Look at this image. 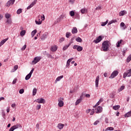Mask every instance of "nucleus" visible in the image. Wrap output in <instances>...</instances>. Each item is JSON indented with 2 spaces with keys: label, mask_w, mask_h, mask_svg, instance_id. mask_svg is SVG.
Returning <instances> with one entry per match:
<instances>
[{
  "label": "nucleus",
  "mask_w": 131,
  "mask_h": 131,
  "mask_svg": "<svg viewBox=\"0 0 131 131\" xmlns=\"http://www.w3.org/2000/svg\"><path fill=\"white\" fill-rule=\"evenodd\" d=\"M91 111H92V110L91 109H88V110H87L86 111V113L87 114H89V112H91Z\"/></svg>",
  "instance_id": "54"
},
{
  "label": "nucleus",
  "mask_w": 131,
  "mask_h": 131,
  "mask_svg": "<svg viewBox=\"0 0 131 131\" xmlns=\"http://www.w3.org/2000/svg\"><path fill=\"white\" fill-rule=\"evenodd\" d=\"M126 76H127L128 77H129L130 76H131V69L128 70L127 71V73H124L123 74V78H126Z\"/></svg>",
  "instance_id": "5"
},
{
  "label": "nucleus",
  "mask_w": 131,
  "mask_h": 131,
  "mask_svg": "<svg viewBox=\"0 0 131 131\" xmlns=\"http://www.w3.org/2000/svg\"><path fill=\"white\" fill-rule=\"evenodd\" d=\"M75 15L76 17H77V19L79 18V14H78V13H75Z\"/></svg>",
  "instance_id": "59"
},
{
  "label": "nucleus",
  "mask_w": 131,
  "mask_h": 131,
  "mask_svg": "<svg viewBox=\"0 0 131 131\" xmlns=\"http://www.w3.org/2000/svg\"><path fill=\"white\" fill-rule=\"evenodd\" d=\"M125 117H130L131 116V111L130 112H128L124 115Z\"/></svg>",
  "instance_id": "24"
},
{
  "label": "nucleus",
  "mask_w": 131,
  "mask_h": 131,
  "mask_svg": "<svg viewBox=\"0 0 131 131\" xmlns=\"http://www.w3.org/2000/svg\"><path fill=\"white\" fill-rule=\"evenodd\" d=\"M58 106L63 107V106H64V102H63V101H64V98L60 97L58 98Z\"/></svg>",
  "instance_id": "2"
},
{
  "label": "nucleus",
  "mask_w": 131,
  "mask_h": 131,
  "mask_svg": "<svg viewBox=\"0 0 131 131\" xmlns=\"http://www.w3.org/2000/svg\"><path fill=\"white\" fill-rule=\"evenodd\" d=\"M72 33L73 34H75V33H77V28L76 27H74L72 30Z\"/></svg>",
  "instance_id": "18"
},
{
  "label": "nucleus",
  "mask_w": 131,
  "mask_h": 131,
  "mask_svg": "<svg viewBox=\"0 0 131 131\" xmlns=\"http://www.w3.org/2000/svg\"><path fill=\"white\" fill-rule=\"evenodd\" d=\"M95 110L96 111V113H101L102 110H103V108L102 106H98L97 108H95Z\"/></svg>",
  "instance_id": "8"
},
{
  "label": "nucleus",
  "mask_w": 131,
  "mask_h": 131,
  "mask_svg": "<svg viewBox=\"0 0 131 131\" xmlns=\"http://www.w3.org/2000/svg\"><path fill=\"white\" fill-rule=\"evenodd\" d=\"M102 39V36H99L97 37L96 39L94 40V42H95V43H99V42H100V41H101Z\"/></svg>",
  "instance_id": "9"
},
{
  "label": "nucleus",
  "mask_w": 131,
  "mask_h": 131,
  "mask_svg": "<svg viewBox=\"0 0 131 131\" xmlns=\"http://www.w3.org/2000/svg\"><path fill=\"white\" fill-rule=\"evenodd\" d=\"M21 13H22V9H19L17 10V14H18V15H19V14H21Z\"/></svg>",
  "instance_id": "44"
},
{
  "label": "nucleus",
  "mask_w": 131,
  "mask_h": 131,
  "mask_svg": "<svg viewBox=\"0 0 131 131\" xmlns=\"http://www.w3.org/2000/svg\"><path fill=\"white\" fill-rule=\"evenodd\" d=\"M36 128H37V129H39V123H37V124L36 125Z\"/></svg>",
  "instance_id": "63"
},
{
  "label": "nucleus",
  "mask_w": 131,
  "mask_h": 131,
  "mask_svg": "<svg viewBox=\"0 0 131 131\" xmlns=\"http://www.w3.org/2000/svg\"><path fill=\"white\" fill-rule=\"evenodd\" d=\"M84 95H85V93H82L81 95V96H80V98H81V99H82L83 96H84Z\"/></svg>",
  "instance_id": "57"
},
{
  "label": "nucleus",
  "mask_w": 131,
  "mask_h": 131,
  "mask_svg": "<svg viewBox=\"0 0 131 131\" xmlns=\"http://www.w3.org/2000/svg\"><path fill=\"white\" fill-rule=\"evenodd\" d=\"M109 49V41L106 40L103 42L101 46V50L103 52H107Z\"/></svg>",
  "instance_id": "1"
},
{
  "label": "nucleus",
  "mask_w": 131,
  "mask_h": 131,
  "mask_svg": "<svg viewBox=\"0 0 131 131\" xmlns=\"http://www.w3.org/2000/svg\"><path fill=\"white\" fill-rule=\"evenodd\" d=\"M127 51V49L125 48L123 49V56H125V53H126V52Z\"/></svg>",
  "instance_id": "34"
},
{
  "label": "nucleus",
  "mask_w": 131,
  "mask_h": 131,
  "mask_svg": "<svg viewBox=\"0 0 131 131\" xmlns=\"http://www.w3.org/2000/svg\"><path fill=\"white\" fill-rule=\"evenodd\" d=\"M34 71V69H32L30 72L29 73L30 75H32V74L33 73V72Z\"/></svg>",
  "instance_id": "49"
},
{
  "label": "nucleus",
  "mask_w": 131,
  "mask_h": 131,
  "mask_svg": "<svg viewBox=\"0 0 131 131\" xmlns=\"http://www.w3.org/2000/svg\"><path fill=\"white\" fill-rule=\"evenodd\" d=\"M85 12V9H82L81 10V13L82 14H84V12Z\"/></svg>",
  "instance_id": "53"
},
{
  "label": "nucleus",
  "mask_w": 131,
  "mask_h": 131,
  "mask_svg": "<svg viewBox=\"0 0 131 131\" xmlns=\"http://www.w3.org/2000/svg\"><path fill=\"white\" fill-rule=\"evenodd\" d=\"M92 112L90 113L91 115H94V114L95 113V109L93 108L91 110Z\"/></svg>",
  "instance_id": "48"
},
{
  "label": "nucleus",
  "mask_w": 131,
  "mask_h": 131,
  "mask_svg": "<svg viewBox=\"0 0 131 131\" xmlns=\"http://www.w3.org/2000/svg\"><path fill=\"white\" fill-rule=\"evenodd\" d=\"M126 14V11L123 10L120 12L119 13V16H124Z\"/></svg>",
  "instance_id": "17"
},
{
  "label": "nucleus",
  "mask_w": 131,
  "mask_h": 131,
  "mask_svg": "<svg viewBox=\"0 0 131 131\" xmlns=\"http://www.w3.org/2000/svg\"><path fill=\"white\" fill-rule=\"evenodd\" d=\"M108 19L106 20V21L105 22H103L101 24V26H105V25H107V24H108Z\"/></svg>",
  "instance_id": "35"
},
{
  "label": "nucleus",
  "mask_w": 131,
  "mask_h": 131,
  "mask_svg": "<svg viewBox=\"0 0 131 131\" xmlns=\"http://www.w3.org/2000/svg\"><path fill=\"white\" fill-rule=\"evenodd\" d=\"M19 126H21V125H20L19 124V125H18V124L12 126V127L10 128V129H9V131H14V130H15V129H16V128H19Z\"/></svg>",
  "instance_id": "7"
},
{
  "label": "nucleus",
  "mask_w": 131,
  "mask_h": 131,
  "mask_svg": "<svg viewBox=\"0 0 131 131\" xmlns=\"http://www.w3.org/2000/svg\"><path fill=\"white\" fill-rule=\"evenodd\" d=\"M14 3H15V0H10L7 2L6 6L7 7H10V6H12V5H14Z\"/></svg>",
  "instance_id": "11"
},
{
  "label": "nucleus",
  "mask_w": 131,
  "mask_h": 131,
  "mask_svg": "<svg viewBox=\"0 0 131 131\" xmlns=\"http://www.w3.org/2000/svg\"><path fill=\"white\" fill-rule=\"evenodd\" d=\"M34 102H36L38 104H45L46 103V100L43 98H38L34 100Z\"/></svg>",
  "instance_id": "3"
},
{
  "label": "nucleus",
  "mask_w": 131,
  "mask_h": 131,
  "mask_svg": "<svg viewBox=\"0 0 131 131\" xmlns=\"http://www.w3.org/2000/svg\"><path fill=\"white\" fill-rule=\"evenodd\" d=\"M120 47V44L119 43V42H117V47L119 48Z\"/></svg>",
  "instance_id": "64"
},
{
  "label": "nucleus",
  "mask_w": 131,
  "mask_h": 131,
  "mask_svg": "<svg viewBox=\"0 0 131 131\" xmlns=\"http://www.w3.org/2000/svg\"><path fill=\"white\" fill-rule=\"evenodd\" d=\"M8 39H9V38H7L6 39L2 40L0 42V47H2V46L4 45L5 42H6V41H7Z\"/></svg>",
  "instance_id": "15"
},
{
  "label": "nucleus",
  "mask_w": 131,
  "mask_h": 131,
  "mask_svg": "<svg viewBox=\"0 0 131 131\" xmlns=\"http://www.w3.org/2000/svg\"><path fill=\"white\" fill-rule=\"evenodd\" d=\"M70 16H71V17H73V16L75 15V13H74V11H71L70 12Z\"/></svg>",
  "instance_id": "37"
},
{
  "label": "nucleus",
  "mask_w": 131,
  "mask_h": 131,
  "mask_svg": "<svg viewBox=\"0 0 131 131\" xmlns=\"http://www.w3.org/2000/svg\"><path fill=\"white\" fill-rule=\"evenodd\" d=\"M37 2V0H34V2H33L30 5V6H29L27 7V10H29V9H31V8H32V7H33V6H34V5H35L36 4V2Z\"/></svg>",
  "instance_id": "10"
},
{
  "label": "nucleus",
  "mask_w": 131,
  "mask_h": 131,
  "mask_svg": "<svg viewBox=\"0 0 131 131\" xmlns=\"http://www.w3.org/2000/svg\"><path fill=\"white\" fill-rule=\"evenodd\" d=\"M42 21H40L39 20V21H37V20H35V23L36 24H37V25H40V24H41Z\"/></svg>",
  "instance_id": "42"
},
{
  "label": "nucleus",
  "mask_w": 131,
  "mask_h": 131,
  "mask_svg": "<svg viewBox=\"0 0 131 131\" xmlns=\"http://www.w3.org/2000/svg\"><path fill=\"white\" fill-rule=\"evenodd\" d=\"M25 33H26V31L22 30L20 33V36H24V35H25Z\"/></svg>",
  "instance_id": "25"
},
{
  "label": "nucleus",
  "mask_w": 131,
  "mask_h": 131,
  "mask_svg": "<svg viewBox=\"0 0 131 131\" xmlns=\"http://www.w3.org/2000/svg\"><path fill=\"white\" fill-rule=\"evenodd\" d=\"M107 130H114V128L112 127H108L105 130V131H107Z\"/></svg>",
  "instance_id": "31"
},
{
  "label": "nucleus",
  "mask_w": 131,
  "mask_h": 131,
  "mask_svg": "<svg viewBox=\"0 0 131 131\" xmlns=\"http://www.w3.org/2000/svg\"><path fill=\"white\" fill-rule=\"evenodd\" d=\"M36 32H37V30L36 29L34 30L32 32H31V36L32 37H33L36 34Z\"/></svg>",
  "instance_id": "20"
},
{
  "label": "nucleus",
  "mask_w": 131,
  "mask_h": 131,
  "mask_svg": "<svg viewBox=\"0 0 131 131\" xmlns=\"http://www.w3.org/2000/svg\"><path fill=\"white\" fill-rule=\"evenodd\" d=\"M65 38L64 37H61L59 39V42H63L64 41Z\"/></svg>",
  "instance_id": "47"
},
{
  "label": "nucleus",
  "mask_w": 131,
  "mask_h": 131,
  "mask_svg": "<svg viewBox=\"0 0 131 131\" xmlns=\"http://www.w3.org/2000/svg\"><path fill=\"white\" fill-rule=\"evenodd\" d=\"M17 69H18V65H15L14 66V68H13V72L16 71V70H17Z\"/></svg>",
  "instance_id": "43"
},
{
  "label": "nucleus",
  "mask_w": 131,
  "mask_h": 131,
  "mask_svg": "<svg viewBox=\"0 0 131 131\" xmlns=\"http://www.w3.org/2000/svg\"><path fill=\"white\" fill-rule=\"evenodd\" d=\"M41 19L42 20V21H44L45 20V15H42V16H41Z\"/></svg>",
  "instance_id": "60"
},
{
  "label": "nucleus",
  "mask_w": 131,
  "mask_h": 131,
  "mask_svg": "<svg viewBox=\"0 0 131 131\" xmlns=\"http://www.w3.org/2000/svg\"><path fill=\"white\" fill-rule=\"evenodd\" d=\"M41 59V57H36L34 58V60L32 61V64L34 65V64H36L38 62H39Z\"/></svg>",
  "instance_id": "4"
},
{
  "label": "nucleus",
  "mask_w": 131,
  "mask_h": 131,
  "mask_svg": "<svg viewBox=\"0 0 131 131\" xmlns=\"http://www.w3.org/2000/svg\"><path fill=\"white\" fill-rule=\"evenodd\" d=\"M11 17V14L7 13L5 14V17L6 19H9Z\"/></svg>",
  "instance_id": "39"
},
{
  "label": "nucleus",
  "mask_w": 131,
  "mask_h": 131,
  "mask_svg": "<svg viewBox=\"0 0 131 131\" xmlns=\"http://www.w3.org/2000/svg\"><path fill=\"white\" fill-rule=\"evenodd\" d=\"M62 78H63V75L58 77L55 80V83H57V81H60V80H61Z\"/></svg>",
  "instance_id": "16"
},
{
  "label": "nucleus",
  "mask_w": 131,
  "mask_h": 131,
  "mask_svg": "<svg viewBox=\"0 0 131 131\" xmlns=\"http://www.w3.org/2000/svg\"><path fill=\"white\" fill-rule=\"evenodd\" d=\"M17 82V79H14L12 82V84H15Z\"/></svg>",
  "instance_id": "52"
},
{
  "label": "nucleus",
  "mask_w": 131,
  "mask_h": 131,
  "mask_svg": "<svg viewBox=\"0 0 131 131\" xmlns=\"http://www.w3.org/2000/svg\"><path fill=\"white\" fill-rule=\"evenodd\" d=\"M26 47H27V46H26V45H25L21 49V51H25V49H26Z\"/></svg>",
  "instance_id": "46"
},
{
  "label": "nucleus",
  "mask_w": 131,
  "mask_h": 131,
  "mask_svg": "<svg viewBox=\"0 0 131 131\" xmlns=\"http://www.w3.org/2000/svg\"><path fill=\"white\" fill-rule=\"evenodd\" d=\"M30 77H31V75L30 74H28L25 77L26 80H28Z\"/></svg>",
  "instance_id": "32"
},
{
  "label": "nucleus",
  "mask_w": 131,
  "mask_h": 131,
  "mask_svg": "<svg viewBox=\"0 0 131 131\" xmlns=\"http://www.w3.org/2000/svg\"><path fill=\"white\" fill-rule=\"evenodd\" d=\"M124 88H125L124 85L121 86L118 90L119 93H120V92H121L122 91H123V90H124Z\"/></svg>",
  "instance_id": "27"
},
{
  "label": "nucleus",
  "mask_w": 131,
  "mask_h": 131,
  "mask_svg": "<svg viewBox=\"0 0 131 131\" xmlns=\"http://www.w3.org/2000/svg\"><path fill=\"white\" fill-rule=\"evenodd\" d=\"M83 50V48L81 46H78V47L77 48V51L78 52H81Z\"/></svg>",
  "instance_id": "22"
},
{
  "label": "nucleus",
  "mask_w": 131,
  "mask_h": 131,
  "mask_svg": "<svg viewBox=\"0 0 131 131\" xmlns=\"http://www.w3.org/2000/svg\"><path fill=\"white\" fill-rule=\"evenodd\" d=\"M78 47V45H74L73 47L74 50H77V48Z\"/></svg>",
  "instance_id": "50"
},
{
  "label": "nucleus",
  "mask_w": 131,
  "mask_h": 131,
  "mask_svg": "<svg viewBox=\"0 0 131 131\" xmlns=\"http://www.w3.org/2000/svg\"><path fill=\"white\" fill-rule=\"evenodd\" d=\"M102 7L101 6H98L96 8V10H101Z\"/></svg>",
  "instance_id": "62"
},
{
  "label": "nucleus",
  "mask_w": 131,
  "mask_h": 131,
  "mask_svg": "<svg viewBox=\"0 0 131 131\" xmlns=\"http://www.w3.org/2000/svg\"><path fill=\"white\" fill-rule=\"evenodd\" d=\"M37 92V90H36V89L34 88L33 90V96H35V95H36Z\"/></svg>",
  "instance_id": "33"
},
{
  "label": "nucleus",
  "mask_w": 131,
  "mask_h": 131,
  "mask_svg": "<svg viewBox=\"0 0 131 131\" xmlns=\"http://www.w3.org/2000/svg\"><path fill=\"white\" fill-rule=\"evenodd\" d=\"M57 127L58 128H59V129H62L63 127H64V124H62V123H59L57 125Z\"/></svg>",
  "instance_id": "19"
},
{
  "label": "nucleus",
  "mask_w": 131,
  "mask_h": 131,
  "mask_svg": "<svg viewBox=\"0 0 131 131\" xmlns=\"http://www.w3.org/2000/svg\"><path fill=\"white\" fill-rule=\"evenodd\" d=\"M100 103H101L100 101H98L96 104L93 106V108H95V107H96V106H99V105H100Z\"/></svg>",
  "instance_id": "55"
},
{
  "label": "nucleus",
  "mask_w": 131,
  "mask_h": 131,
  "mask_svg": "<svg viewBox=\"0 0 131 131\" xmlns=\"http://www.w3.org/2000/svg\"><path fill=\"white\" fill-rule=\"evenodd\" d=\"M99 79H100V76H97L95 80L96 88H99Z\"/></svg>",
  "instance_id": "12"
},
{
  "label": "nucleus",
  "mask_w": 131,
  "mask_h": 131,
  "mask_svg": "<svg viewBox=\"0 0 131 131\" xmlns=\"http://www.w3.org/2000/svg\"><path fill=\"white\" fill-rule=\"evenodd\" d=\"M66 36L67 38H69L70 36H71V33L67 32L66 34Z\"/></svg>",
  "instance_id": "30"
},
{
  "label": "nucleus",
  "mask_w": 131,
  "mask_h": 131,
  "mask_svg": "<svg viewBox=\"0 0 131 131\" xmlns=\"http://www.w3.org/2000/svg\"><path fill=\"white\" fill-rule=\"evenodd\" d=\"M70 45H71V43H69V45H68L65 46L63 48V49H62L63 51H66V50H67V49H68V48H69V47H70Z\"/></svg>",
  "instance_id": "23"
},
{
  "label": "nucleus",
  "mask_w": 131,
  "mask_h": 131,
  "mask_svg": "<svg viewBox=\"0 0 131 131\" xmlns=\"http://www.w3.org/2000/svg\"><path fill=\"white\" fill-rule=\"evenodd\" d=\"M70 65V62L67 61L66 67H69Z\"/></svg>",
  "instance_id": "58"
},
{
  "label": "nucleus",
  "mask_w": 131,
  "mask_h": 131,
  "mask_svg": "<svg viewBox=\"0 0 131 131\" xmlns=\"http://www.w3.org/2000/svg\"><path fill=\"white\" fill-rule=\"evenodd\" d=\"M117 75H118V71H115L111 74L110 78H114V77H116Z\"/></svg>",
  "instance_id": "6"
},
{
  "label": "nucleus",
  "mask_w": 131,
  "mask_h": 131,
  "mask_svg": "<svg viewBox=\"0 0 131 131\" xmlns=\"http://www.w3.org/2000/svg\"><path fill=\"white\" fill-rule=\"evenodd\" d=\"M130 60H131V55H130L129 56V57H128L127 58V63H129V62H130Z\"/></svg>",
  "instance_id": "40"
},
{
  "label": "nucleus",
  "mask_w": 131,
  "mask_h": 131,
  "mask_svg": "<svg viewBox=\"0 0 131 131\" xmlns=\"http://www.w3.org/2000/svg\"><path fill=\"white\" fill-rule=\"evenodd\" d=\"M74 2H75V0H69V4H71V5H73L74 4Z\"/></svg>",
  "instance_id": "41"
},
{
  "label": "nucleus",
  "mask_w": 131,
  "mask_h": 131,
  "mask_svg": "<svg viewBox=\"0 0 131 131\" xmlns=\"http://www.w3.org/2000/svg\"><path fill=\"white\" fill-rule=\"evenodd\" d=\"M48 34H49L47 32L43 34L41 37V40H45V39H46V38H47L48 37Z\"/></svg>",
  "instance_id": "13"
},
{
  "label": "nucleus",
  "mask_w": 131,
  "mask_h": 131,
  "mask_svg": "<svg viewBox=\"0 0 131 131\" xmlns=\"http://www.w3.org/2000/svg\"><path fill=\"white\" fill-rule=\"evenodd\" d=\"M57 48L56 46H52L51 47V51H52V52H56V51H57Z\"/></svg>",
  "instance_id": "21"
},
{
  "label": "nucleus",
  "mask_w": 131,
  "mask_h": 131,
  "mask_svg": "<svg viewBox=\"0 0 131 131\" xmlns=\"http://www.w3.org/2000/svg\"><path fill=\"white\" fill-rule=\"evenodd\" d=\"M6 23H8V24H12V19L10 18L7 19Z\"/></svg>",
  "instance_id": "36"
},
{
  "label": "nucleus",
  "mask_w": 131,
  "mask_h": 131,
  "mask_svg": "<svg viewBox=\"0 0 131 131\" xmlns=\"http://www.w3.org/2000/svg\"><path fill=\"white\" fill-rule=\"evenodd\" d=\"M99 122H100V121H96L94 123V125H97V124H98V123H99Z\"/></svg>",
  "instance_id": "56"
},
{
  "label": "nucleus",
  "mask_w": 131,
  "mask_h": 131,
  "mask_svg": "<svg viewBox=\"0 0 131 131\" xmlns=\"http://www.w3.org/2000/svg\"><path fill=\"white\" fill-rule=\"evenodd\" d=\"M121 27H123V29H125L126 28V26L124 24V23H121L120 24Z\"/></svg>",
  "instance_id": "28"
},
{
  "label": "nucleus",
  "mask_w": 131,
  "mask_h": 131,
  "mask_svg": "<svg viewBox=\"0 0 131 131\" xmlns=\"http://www.w3.org/2000/svg\"><path fill=\"white\" fill-rule=\"evenodd\" d=\"M47 57H48V58H51V59H54V57H53V56H52L50 54H47Z\"/></svg>",
  "instance_id": "45"
},
{
  "label": "nucleus",
  "mask_w": 131,
  "mask_h": 131,
  "mask_svg": "<svg viewBox=\"0 0 131 131\" xmlns=\"http://www.w3.org/2000/svg\"><path fill=\"white\" fill-rule=\"evenodd\" d=\"M76 41H77L78 42H82V39H81V38L79 37L76 38Z\"/></svg>",
  "instance_id": "26"
},
{
  "label": "nucleus",
  "mask_w": 131,
  "mask_h": 131,
  "mask_svg": "<svg viewBox=\"0 0 131 131\" xmlns=\"http://www.w3.org/2000/svg\"><path fill=\"white\" fill-rule=\"evenodd\" d=\"M41 108V105L40 104H37V106H36V109L37 110H39Z\"/></svg>",
  "instance_id": "38"
},
{
  "label": "nucleus",
  "mask_w": 131,
  "mask_h": 131,
  "mask_svg": "<svg viewBox=\"0 0 131 131\" xmlns=\"http://www.w3.org/2000/svg\"><path fill=\"white\" fill-rule=\"evenodd\" d=\"M113 109L114 110H118V109H119V108H120V105H115L113 106Z\"/></svg>",
  "instance_id": "29"
},
{
  "label": "nucleus",
  "mask_w": 131,
  "mask_h": 131,
  "mask_svg": "<svg viewBox=\"0 0 131 131\" xmlns=\"http://www.w3.org/2000/svg\"><path fill=\"white\" fill-rule=\"evenodd\" d=\"M82 100H83V98H81L80 97L78 100H77L75 102L76 106H77V105H79V103L81 102V101H82Z\"/></svg>",
  "instance_id": "14"
},
{
  "label": "nucleus",
  "mask_w": 131,
  "mask_h": 131,
  "mask_svg": "<svg viewBox=\"0 0 131 131\" xmlns=\"http://www.w3.org/2000/svg\"><path fill=\"white\" fill-rule=\"evenodd\" d=\"M74 39H75L74 37L72 38L71 39V42H70V43H72V42H73V40H74Z\"/></svg>",
  "instance_id": "61"
},
{
  "label": "nucleus",
  "mask_w": 131,
  "mask_h": 131,
  "mask_svg": "<svg viewBox=\"0 0 131 131\" xmlns=\"http://www.w3.org/2000/svg\"><path fill=\"white\" fill-rule=\"evenodd\" d=\"M19 94H23L24 93V89H20L19 91Z\"/></svg>",
  "instance_id": "51"
}]
</instances>
